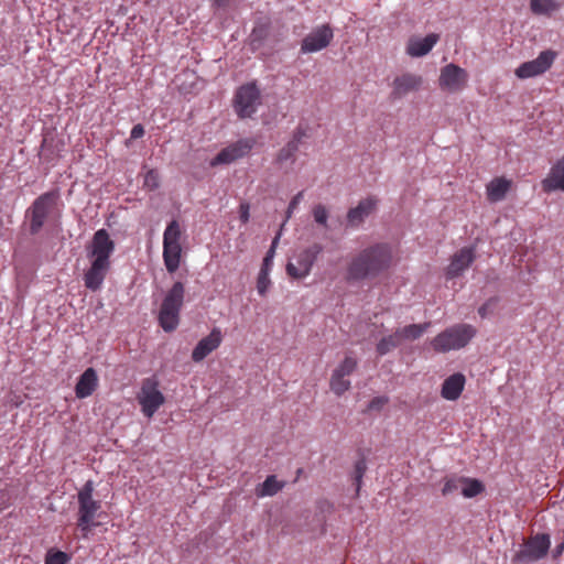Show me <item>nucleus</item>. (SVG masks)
I'll use <instances>...</instances> for the list:
<instances>
[{
  "label": "nucleus",
  "mask_w": 564,
  "mask_h": 564,
  "mask_svg": "<svg viewBox=\"0 0 564 564\" xmlns=\"http://www.w3.org/2000/svg\"><path fill=\"white\" fill-rule=\"evenodd\" d=\"M184 295L185 286L180 281L166 292L159 312V323L165 332H172L177 327Z\"/></svg>",
  "instance_id": "7ed1b4c3"
},
{
  "label": "nucleus",
  "mask_w": 564,
  "mask_h": 564,
  "mask_svg": "<svg viewBox=\"0 0 564 564\" xmlns=\"http://www.w3.org/2000/svg\"><path fill=\"white\" fill-rule=\"evenodd\" d=\"M366 470H367V462H366V459L365 458L358 459L356 462V464H355V469H354V480L356 482V490H357V492L360 489L361 480H362V477H364Z\"/></svg>",
  "instance_id": "e433bc0d"
},
{
  "label": "nucleus",
  "mask_w": 564,
  "mask_h": 564,
  "mask_svg": "<svg viewBox=\"0 0 564 564\" xmlns=\"http://www.w3.org/2000/svg\"><path fill=\"white\" fill-rule=\"evenodd\" d=\"M476 329L468 324H458L440 333L432 340L435 351L447 352L465 347L475 336Z\"/></svg>",
  "instance_id": "39448f33"
},
{
  "label": "nucleus",
  "mask_w": 564,
  "mask_h": 564,
  "mask_svg": "<svg viewBox=\"0 0 564 564\" xmlns=\"http://www.w3.org/2000/svg\"><path fill=\"white\" fill-rule=\"evenodd\" d=\"M94 484L88 480L78 492V525H105L108 516L101 510L100 501L93 499Z\"/></svg>",
  "instance_id": "20e7f679"
},
{
  "label": "nucleus",
  "mask_w": 564,
  "mask_h": 564,
  "mask_svg": "<svg viewBox=\"0 0 564 564\" xmlns=\"http://www.w3.org/2000/svg\"><path fill=\"white\" fill-rule=\"evenodd\" d=\"M138 401L141 404L143 414L148 417H152L164 403L165 398L159 390V381L155 377L145 378L142 381Z\"/></svg>",
  "instance_id": "423d86ee"
},
{
  "label": "nucleus",
  "mask_w": 564,
  "mask_h": 564,
  "mask_svg": "<svg viewBox=\"0 0 564 564\" xmlns=\"http://www.w3.org/2000/svg\"><path fill=\"white\" fill-rule=\"evenodd\" d=\"M399 345H401L400 338L394 332L392 335H389L387 337H383L378 344H377V352L380 356H384L388 352H390L392 349L397 348Z\"/></svg>",
  "instance_id": "c756f323"
},
{
  "label": "nucleus",
  "mask_w": 564,
  "mask_h": 564,
  "mask_svg": "<svg viewBox=\"0 0 564 564\" xmlns=\"http://www.w3.org/2000/svg\"><path fill=\"white\" fill-rule=\"evenodd\" d=\"M303 196H304V192L301 191L291 199V202H290V204L288 206V209H286L285 221H288L291 218L294 209L299 206V204L303 199Z\"/></svg>",
  "instance_id": "37998d69"
},
{
  "label": "nucleus",
  "mask_w": 564,
  "mask_h": 564,
  "mask_svg": "<svg viewBox=\"0 0 564 564\" xmlns=\"http://www.w3.org/2000/svg\"><path fill=\"white\" fill-rule=\"evenodd\" d=\"M465 386V376L460 372L454 373L446 378L442 384L441 395L449 401L457 400Z\"/></svg>",
  "instance_id": "4be33fe9"
},
{
  "label": "nucleus",
  "mask_w": 564,
  "mask_h": 564,
  "mask_svg": "<svg viewBox=\"0 0 564 564\" xmlns=\"http://www.w3.org/2000/svg\"><path fill=\"white\" fill-rule=\"evenodd\" d=\"M530 9L538 15H550L560 9L554 0H530Z\"/></svg>",
  "instance_id": "bb28decb"
},
{
  "label": "nucleus",
  "mask_w": 564,
  "mask_h": 564,
  "mask_svg": "<svg viewBox=\"0 0 564 564\" xmlns=\"http://www.w3.org/2000/svg\"><path fill=\"white\" fill-rule=\"evenodd\" d=\"M392 262V250L387 243H376L360 250L351 258L346 270V281L356 283L373 280L387 271Z\"/></svg>",
  "instance_id": "f257e3e1"
},
{
  "label": "nucleus",
  "mask_w": 564,
  "mask_h": 564,
  "mask_svg": "<svg viewBox=\"0 0 564 564\" xmlns=\"http://www.w3.org/2000/svg\"><path fill=\"white\" fill-rule=\"evenodd\" d=\"M254 141L252 139H240L235 143L229 144L218 152V154L210 161V166L220 164H230L238 159L247 155L253 148Z\"/></svg>",
  "instance_id": "9b49d317"
},
{
  "label": "nucleus",
  "mask_w": 564,
  "mask_h": 564,
  "mask_svg": "<svg viewBox=\"0 0 564 564\" xmlns=\"http://www.w3.org/2000/svg\"><path fill=\"white\" fill-rule=\"evenodd\" d=\"M269 35V26L267 24H258L251 32V45L253 50L259 48Z\"/></svg>",
  "instance_id": "7c9ffc66"
},
{
  "label": "nucleus",
  "mask_w": 564,
  "mask_h": 564,
  "mask_svg": "<svg viewBox=\"0 0 564 564\" xmlns=\"http://www.w3.org/2000/svg\"><path fill=\"white\" fill-rule=\"evenodd\" d=\"M269 272L270 271H268L265 269H260V272L258 274L257 290H258V293L262 296L265 295V293L271 284V281L269 278Z\"/></svg>",
  "instance_id": "c9c22d12"
},
{
  "label": "nucleus",
  "mask_w": 564,
  "mask_h": 564,
  "mask_svg": "<svg viewBox=\"0 0 564 564\" xmlns=\"http://www.w3.org/2000/svg\"><path fill=\"white\" fill-rule=\"evenodd\" d=\"M221 343V333L214 328L210 334L202 338L192 352V359L195 362L204 360L212 351L217 349Z\"/></svg>",
  "instance_id": "f3484780"
},
{
  "label": "nucleus",
  "mask_w": 564,
  "mask_h": 564,
  "mask_svg": "<svg viewBox=\"0 0 564 564\" xmlns=\"http://www.w3.org/2000/svg\"><path fill=\"white\" fill-rule=\"evenodd\" d=\"M510 181L503 177H496L487 185V197L490 202H500L506 197L510 187Z\"/></svg>",
  "instance_id": "b1692460"
},
{
  "label": "nucleus",
  "mask_w": 564,
  "mask_h": 564,
  "mask_svg": "<svg viewBox=\"0 0 564 564\" xmlns=\"http://www.w3.org/2000/svg\"><path fill=\"white\" fill-rule=\"evenodd\" d=\"M181 245L163 246V260L169 273H174L181 263Z\"/></svg>",
  "instance_id": "393cba45"
},
{
  "label": "nucleus",
  "mask_w": 564,
  "mask_h": 564,
  "mask_svg": "<svg viewBox=\"0 0 564 564\" xmlns=\"http://www.w3.org/2000/svg\"><path fill=\"white\" fill-rule=\"evenodd\" d=\"M475 250L470 247L462 248L457 251L447 268V276L456 278L462 274L474 261Z\"/></svg>",
  "instance_id": "a211bd4d"
},
{
  "label": "nucleus",
  "mask_w": 564,
  "mask_h": 564,
  "mask_svg": "<svg viewBox=\"0 0 564 564\" xmlns=\"http://www.w3.org/2000/svg\"><path fill=\"white\" fill-rule=\"evenodd\" d=\"M388 402V399L384 398V397H376L373 398L369 404H368V410L369 411H379L383 408V405Z\"/></svg>",
  "instance_id": "c03bdc74"
},
{
  "label": "nucleus",
  "mask_w": 564,
  "mask_h": 564,
  "mask_svg": "<svg viewBox=\"0 0 564 564\" xmlns=\"http://www.w3.org/2000/svg\"><path fill=\"white\" fill-rule=\"evenodd\" d=\"M98 386V376L94 368H87L79 377L75 393L79 399L87 398L94 393Z\"/></svg>",
  "instance_id": "412c9836"
},
{
  "label": "nucleus",
  "mask_w": 564,
  "mask_h": 564,
  "mask_svg": "<svg viewBox=\"0 0 564 564\" xmlns=\"http://www.w3.org/2000/svg\"><path fill=\"white\" fill-rule=\"evenodd\" d=\"M312 214H313V217H314V220L316 221V224L323 226L324 228L328 227V225H327L328 210L324 205H322V204L315 205L312 209Z\"/></svg>",
  "instance_id": "f704fd0d"
},
{
  "label": "nucleus",
  "mask_w": 564,
  "mask_h": 564,
  "mask_svg": "<svg viewBox=\"0 0 564 564\" xmlns=\"http://www.w3.org/2000/svg\"><path fill=\"white\" fill-rule=\"evenodd\" d=\"M357 367V360L352 357H346L341 364L333 371L337 373V376H349L351 375Z\"/></svg>",
  "instance_id": "72a5a7b5"
},
{
  "label": "nucleus",
  "mask_w": 564,
  "mask_h": 564,
  "mask_svg": "<svg viewBox=\"0 0 564 564\" xmlns=\"http://www.w3.org/2000/svg\"><path fill=\"white\" fill-rule=\"evenodd\" d=\"M68 560L69 556L65 552L51 550L46 554L45 564H66Z\"/></svg>",
  "instance_id": "4c0bfd02"
},
{
  "label": "nucleus",
  "mask_w": 564,
  "mask_h": 564,
  "mask_svg": "<svg viewBox=\"0 0 564 564\" xmlns=\"http://www.w3.org/2000/svg\"><path fill=\"white\" fill-rule=\"evenodd\" d=\"M274 252H273V249H269L267 251V254L262 261V265H261V269H265L268 271H270L271 269V265H272V261H273V258H274Z\"/></svg>",
  "instance_id": "49530a36"
},
{
  "label": "nucleus",
  "mask_w": 564,
  "mask_h": 564,
  "mask_svg": "<svg viewBox=\"0 0 564 564\" xmlns=\"http://www.w3.org/2000/svg\"><path fill=\"white\" fill-rule=\"evenodd\" d=\"M181 228L176 220L169 223L163 235V246L181 245Z\"/></svg>",
  "instance_id": "c85d7f7f"
},
{
  "label": "nucleus",
  "mask_w": 564,
  "mask_h": 564,
  "mask_svg": "<svg viewBox=\"0 0 564 564\" xmlns=\"http://www.w3.org/2000/svg\"><path fill=\"white\" fill-rule=\"evenodd\" d=\"M307 138L306 130L302 127H297L291 140L279 151L276 161L279 163H283L286 161H291V163L295 162V153L299 151L300 145L303 143V140Z\"/></svg>",
  "instance_id": "6ab92c4d"
},
{
  "label": "nucleus",
  "mask_w": 564,
  "mask_h": 564,
  "mask_svg": "<svg viewBox=\"0 0 564 564\" xmlns=\"http://www.w3.org/2000/svg\"><path fill=\"white\" fill-rule=\"evenodd\" d=\"M323 251V246L319 243H313L308 248L304 249L296 256V263L289 262L286 264V272L294 279H302L308 275L314 265L317 257Z\"/></svg>",
  "instance_id": "1a4fd4ad"
},
{
  "label": "nucleus",
  "mask_w": 564,
  "mask_h": 564,
  "mask_svg": "<svg viewBox=\"0 0 564 564\" xmlns=\"http://www.w3.org/2000/svg\"><path fill=\"white\" fill-rule=\"evenodd\" d=\"M429 326L430 323L411 324L402 328H398L395 332L402 343L403 340H415L420 338Z\"/></svg>",
  "instance_id": "a878e982"
},
{
  "label": "nucleus",
  "mask_w": 564,
  "mask_h": 564,
  "mask_svg": "<svg viewBox=\"0 0 564 564\" xmlns=\"http://www.w3.org/2000/svg\"><path fill=\"white\" fill-rule=\"evenodd\" d=\"M564 549V542L560 543L554 550V557L558 556Z\"/></svg>",
  "instance_id": "603ef678"
},
{
  "label": "nucleus",
  "mask_w": 564,
  "mask_h": 564,
  "mask_svg": "<svg viewBox=\"0 0 564 564\" xmlns=\"http://www.w3.org/2000/svg\"><path fill=\"white\" fill-rule=\"evenodd\" d=\"M333 36L332 28L328 24H323L314 29L303 39L301 51L303 53L321 51L330 43Z\"/></svg>",
  "instance_id": "ddd939ff"
},
{
  "label": "nucleus",
  "mask_w": 564,
  "mask_h": 564,
  "mask_svg": "<svg viewBox=\"0 0 564 564\" xmlns=\"http://www.w3.org/2000/svg\"><path fill=\"white\" fill-rule=\"evenodd\" d=\"M350 388V381L346 380L344 376H337V373L333 372L330 378V389L337 394L341 395Z\"/></svg>",
  "instance_id": "473e14b6"
},
{
  "label": "nucleus",
  "mask_w": 564,
  "mask_h": 564,
  "mask_svg": "<svg viewBox=\"0 0 564 564\" xmlns=\"http://www.w3.org/2000/svg\"><path fill=\"white\" fill-rule=\"evenodd\" d=\"M555 53L551 50L543 51L535 59L522 63L517 69L516 75L519 78H530L546 72L553 64Z\"/></svg>",
  "instance_id": "f8f14e48"
},
{
  "label": "nucleus",
  "mask_w": 564,
  "mask_h": 564,
  "mask_svg": "<svg viewBox=\"0 0 564 564\" xmlns=\"http://www.w3.org/2000/svg\"><path fill=\"white\" fill-rule=\"evenodd\" d=\"M160 185L159 175L155 171L150 170L144 176V186L149 189H156Z\"/></svg>",
  "instance_id": "a19ab883"
},
{
  "label": "nucleus",
  "mask_w": 564,
  "mask_h": 564,
  "mask_svg": "<svg viewBox=\"0 0 564 564\" xmlns=\"http://www.w3.org/2000/svg\"><path fill=\"white\" fill-rule=\"evenodd\" d=\"M543 189L552 192L564 187V159L557 161L542 182Z\"/></svg>",
  "instance_id": "5701e85b"
},
{
  "label": "nucleus",
  "mask_w": 564,
  "mask_h": 564,
  "mask_svg": "<svg viewBox=\"0 0 564 564\" xmlns=\"http://www.w3.org/2000/svg\"><path fill=\"white\" fill-rule=\"evenodd\" d=\"M261 104L260 90L254 83L239 87L235 95V109L240 118L251 117Z\"/></svg>",
  "instance_id": "6e6552de"
},
{
  "label": "nucleus",
  "mask_w": 564,
  "mask_h": 564,
  "mask_svg": "<svg viewBox=\"0 0 564 564\" xmlns=\"http://www.w3.org/2000/svg\"><path fill=\"white\" fill-rule=\"evenodd\" d=\"M250 206L248 203H241L240 204V207H239V214H240V220L243 223V224H247L249 221V217H250Z\"/></svg>",
  "instance_id": "a18cd8bd"
},
{
  "label": "nucleus",
  "mask_w": 564,
  "mask_h": 564,
  "mask_svg": "<svg viewBox=\"0 0 564 564\" xmlns=\"http://www.w3.org/2000/svg\"><path fill=\"white\" fill-rule=\"evenodd\" d=\"M440 35L430 33L425 37H411L406 45V53L412 57H421L431 52L433 46L438 42Z\"/></svg>",
  "instance_id": "aec40b11"
},
{
  "label": "nucleus",
  "mask_w": 564,
  "mask_h": 564,
  "mask_svg": "<svg viewBox=\"0 0 564 564\" xmlns=\"http://www.w3.org/2000/svg\"><path fill=\"white\" fill-rule=\"evenodd\" d=\"M334 510V505L327 499H319L316 502V511L318 514L325 518L326 514H330Z\"/></svg>",
  "instance_id": "79ce46f5"
},
{
  "label": "nucleus",
  "mask_w": 564,
  "mask_h": 564,
  "mask_svg": "<svg viewBox=\"0 0 564 564\" xmlns=\"http://www.w3.org/2000/svg\"><path fill=\"white\" fill-rule=\"evenodd\" d=\"M422 82L421 76L411 73H405L395 77L392 83L393 89L390 94V99L398 100L409 93L419 90Z\"/></svg>",
  "instance_id": "2eb2a0df"
},
{
  "label": "nucleus",
  "mask_w": 564,
  "mask_h": 564,
  "mask_svg": "<svg viewBox=\"0 0 564 564\" xmlns=\"http://www.w3.org/2000/svg\"><path fill=\"white\" fill-rule=\"evenodd\" d=\"M550 547V536L544 533H538L529 538L519 552L518 556L522 560L536 561L543 557Z\"/></svg>",
  "instance_id": "4468645a"
},
{
  "label": "nucleus",
  "mask_w": 564,
  "mask_h": 564,
  "mask_svg": "<svg viewBox=\"0 0 564 564\" xmlns=\"http://www.w3.org/2000/svg\"><path fill=\"white\" fill-rule=\"evenodd\" d=\"M9 502V496L6 491L0 490V510Z\"/></svg>",
  "instance_id": "8fccbe9b"
},
{
  "label": "nucleus",
  "mask_w": 564,
  "mask_h": 564,
  "mask_svg": "<svg viewBox=\"0 0 564 564\" xmlns=\"http://www.w3.org/2000/svg\"><path fill=\"white\" fill-rule=\"evenodd\" d=\"M497 303H498V297H490L489 300H487L479 308H478V314L485 318L487 317L488 315H490L494 310L496 308L497 306Z\"/></svg>",
  "instance_id": "ea45409f"
},
{
  "label": "nucleus",
  "mask_w": 564,
  "mask_h": 564,
  "mask_svg": "<svg viewBox=\"0 0 564 564\" xmlns=\"http://www.w3.org/2000/svg\"><path fill=\"white\" fill-rule=\"evenodd\" d=\"M484 490L482 484L477 479L464 478L462 495L466 498H473Z\"/></svg>",
  "instance_id": "2f4dec72"
},
{
  "label": "nucleus",
  "mask_w": 564,
  "mask_h": 564,
  "mask_svg": "<svg viewBox=\"0 0 564 564\" xmlns=\"http://www.w3.org/2000/svg\"><path fill=\"white\" fill-rule=\"evenodd\" d=\"M209 1L212 2V6L217 9L226 8L230 2V0H209Z\"/></svg>",
  "instance_id": "09e8293b"
},
{
  "label": "nucleus",
  "mask_w": 564,
  "mask_h": 564,
  "mask_svg": "<svg viewBox=\"0 0 564 564\" xmlns=\"http://www.w3.org/2000/svg\"><path fill=\"white\" fill-rule=\"evenodd\" d=\"M283 488L274 475L268 476L267 479L257 489L258 497L274 496Z\"/></svg>",
  "instance_id": "cd10ccee"
},
{
  "label": "nucleus",
  "mask_w": 564,
  "mask_h": 564,
  "mask_svg": "<svg viewBox=\"0 0 564 564\" xmlns=\"http://www.w3.org/2000/svg\"><path fill=\"white\" fill-rule=\"evenodd\" d=\"M464 484V477L462 478H455V479H448L443 489H442V492L443 495H449V494H454V492H460L462 494V486Z\"/></svg>",
  "instance_id": "58836bf2"
},
{
  "label": "nucleus",
  "mask_w": 564,
  "mask_h": 564,
  "mask_svg": "<svg viewBox=\"0 0 564 564\" xmlns=\"http://www.w3.org/2000/svg\"><path fill=\"white\" fill-rule=\"evenodd\" d=\"M54 204L55 196L48 192L40 195L28 208L25 217L30 219V232L32 235H36L42 229Z\"/></svg>",
  "instance_id": "0eeeda50"
},
{
  "label": "nucleus",
  "mask_w": 564,
  "mask_h": 564,
  "mask_svg": "<svg viewBox=\"0 0 564 564\" xmlns=\"http://www.w3.org/2000/svg\"><path fill=\"white\" fill-rule=\"evenodd\" d=\"M86 251L91 263L84 274V283L88 290L97 291L110 270V256L115 251V242L106 229H99L86 246Z\"/></svg>",
  "instance_id": "f03ea898"
},
{
  "label": "nucleus",
  "mask_w": 564,
  "mask_h": 564,
  "mask_svg": "<svg viewBox=\"0 0 564 564\" xmlns=\"http://www.w3.org/2000/svg\"><path fill=\"white\" fill-rule=\"evenodd\" d=\"M144 134V129L141 124H135L132 130H131V133H130V137L132 139H139L141 138L142 135Z\"/></svg>",
  "instance_id": "de8ad7c7"
},
{
  "label": "nucleus",
  "mask_w": 564,
  "mask_h": 564,
  "mask_svg": "<svg viewBox=\"0 0 564 564\" xmlns=\"http://www.w3.org/2000/svg\"><path fill=\"white\" fill-rule=\"evenodd\" d=\"M378 200L375 197L361 199L358 205L347 213V227L358 228L377 208Z\"/></svg>",
  "instance_id": "dca6fc26"
},
{
  "label": "nucleus",
  "mask_w": 564,
  "mask_h": 564,
  "mask_svg": "<svg viewBox=\"0 0 564 564\" xmlns=\"http://www.w3.org/2000/svg\"><path fill=\"white\" fill-rule=\"evenodd\" d=\"M467 80L468 74L464 68L448 64L441 69L438 85L443 90L456 93L465 88Z\"/></svg>",
  "instance_id": "9d476101"
},
{
  "label": "nucleus",
  "mask_w": 564,
  "mask_h": 564,
  "mask_svg": "<svg viewBox=\"0 0 564 564\" xmlns=\"http://www.w3.org/2000/svg\"><path fill=\"white\" fill-rule=\"evenodd\" d=\"M280 237H281V232L279 231V232L276 234V236L274 237V239L272 240V243H271V246H270V249H273V252H274V253H275V248H276V246H278V242H279V240H280Z\"/></svg>",
  "instance_id": "3c124183"
}]
</instances>
